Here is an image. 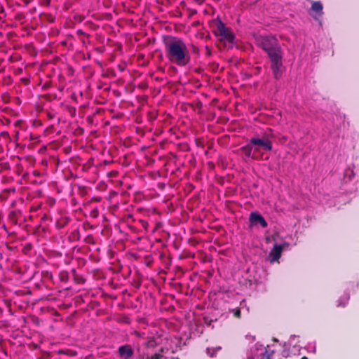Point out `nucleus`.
<instances>
[{
  "instance_id": "1",
  "label": "nucleus",
  "mask_w": 359,
  "mask_h": 359,
  "mask_svg": "<svg viewBox=\"0 0 359 359\" xmlns=\"http://www.w3.org/2000/svg\"><path fill=\"white\" fill-rule=\"evenodd\" d=\"M179 341L177 339H175L174 342L172 340H168L165 346L161 349L163 353L161 354L149 352V349L154 348L156 345V342L154 339L148 340L140 348V351H141L140 359H162L163 358L178 359L177 351Z\"/></svg>"
},
{
  "instance_id": "2",
  "label": "nucleus",
  "mask_w": 359,
  "mask_h": 359,
  "mask_svg": "<svg viewBox=\"0 0 359 359\" xmlns=\"http://www.w3.org/2000/svg\"><path fill=\"white\" fill-rule=\"evenodd\" d=\"M164 43L167 51V57L171 62L180 65V40L168 36L164 39Z\"/></svg>"
},
{
  "instance_id": "3",
  "label": "nucleus",
  "mask_w": 359,
  "mask_h": 359,
  "mask_svg": "<svg viewBox=\"0 0 359 359\" xmlns=\"http://www.w3.org/2000/svg\"><path fill=\"white\" fill-rule=\"evenodd\" d=\"M215 34L219 37L220 41L228 43L231 47L233 46L234 34L221 20H218L217 22V31Z\"/></svg>"
},
{
  "instance_id": "4",
  "label": "nucleus",
  "mask_w": 359,
  "mask_h": 359,
  "mask_svg": "<svg viewBox=\"0 0 359 359\" xmlns=\"http://www.w3.org/2000/svg\"><path fill=\"white\" fill-rule=\"evenodd\" d=\"M260 46L264 50L268 56H271L273 54L278 53L280 50V48L277 43L276 40L273 37L263 36L259 41Z\"/></svg>"
},
{
  "instance_id": "5",
  "label": "nucleus",
  "mask_w": 359,
  "mask_h": 359,
  "mask_svg": "<svg viewBox=\"0 0 359 359\" xmlns=\"http://www.w3.org/2000/svg\"><path fill=\"white\" fill-rule=\"evenodd\" d=\"M269 58L271 62L273 76L276 79H279L281 76V68L283 66L281 50L269 56Z\"/></svg>"
},
{
  "instance_id": "6",
  "label": "nucleus",
  "mask_w": 359,
  "mask_h": 359,
  "mask_svg": "<svg viewBox=\"0 0 359 359\" xmlns=\"http://www.w3.org/2000/svg\"><path fill=\"white\" fill-rule=\"evenodd\" d=\"M249 142L254 148L255 151H258L259 147H262L267 151H271L272 149L271 142L265 136L263 139L256 137L252 138Z\"/></svg>"
},
{
  "instance_id": "7",
  "label": "nucleus",
  "mask_w": 359,
  "mask_h": 359,
  "mask_svg": "<svg viewBox=\"0 0 359 359\" xmlns=\"http://www.w3.org/2000/svg\"><path fill=\"white\" fill-rule=\"evenodd\" d=\"M252 351L253 355L248 357V359H271V353L261 344H256Z\"/></svg>"
},
{
  "instance_id": "8",
  "label": "nucleus",
  "mask_w": 359,
  "mask_h": 359,
  "mask_svg": "<svg viewBox=\"0 0 359 359\" xmlns=\"http://www.w3.org/2000/svg\"><path fill=\"white\" fill-rule=\"evenodd\" d=\"M295 337V335L292 336L290 339V340L284 344V348L282 351V355L285 358L289 357L291 355H299V351L298 346L294 345L292 352L290 353L289 351V348L292 345V339Z\"/></svg>"
},
{
  "instance_id": "9",
  "label": "nucleus",
  "mask_w": 359,
  "mask_h": 359,
  "mask_svg": "<svg viewBox=\"0 0 359 359\" xmlns=\"http://www.w3.org/2000/svg\"><path fill=\"white\" fill-rule=\"evenodd\" d=\"M250 222L252 225L260 224L263 228L267 226L268 224L265 219L258 212H252L250 215Z\"/></svg>"
},
{
  "instance_id": "10",
  "label": "nucleus",
  "mask_w": 359,
  "mask_h": 359,
  "mask_svg": "<svg viewBox=\"0 0 359 359\" xmlns=\"http://www.w3.org/2000/svg\"><path fill=\"white\" fill-rule=\"evenodd\" d=\"M287 245V244L285 243L283 245H278L275 244L271 251L270 252L269 256L271 257V262H274L278 261V259L281 256L282 251L284 249V247Z\"/></svg>"
},
{
  "instance_id": "11",
  "label": "nucleus",
  "mask_w": 359,
  "mask_h": 359,
  "mask_svg": "<svg viewBox=\"0 0 359 359\" xmlns=\"http://www.w3.org/2000/svg\"><path fill=\"white\" fill-rule=\"evenodd\" d=\"M118 353L121 358L128 359L133 355V351L129 346L126 345L119 347Z\"/></svg>"
},
{
  "instance_id": "12",
  "label": "nucleus",
  "mask_w": 359,
  "mask_h": 359,
  "mask_svg": "<svg viewBox=\"0 0 359 359\" xmlns=\"http://www.w3.org/2000/svg\"><path fill=\"white\" fill-rule=\"evenodd\" d=\"M180 54H181V65H184L189 62V57L187 55V52L185 46L183 45L182 43H181Z\"/></svg>"
},
{
  "instance_id": "13",
  "label": "nucleus",
  "mask_w": 359,
  "mask_h": 359,
  "mask_svg": "<svg viewBox=\"0 0 359 359\" xmlns=\"http://www.w3.org/2000/svg\"><path fill=\"white\" fill-rule=\"evenodd\" d=\"M253 149V147L249 142L247 145L243 146L241 147V150L244 153L245 157L247 158H253V156L252 155V150Z\"/></svg>"
},
{
  "instance_id": "14",
  "label": "nucleus",
  "mask_w": 359,
  "mask_h": 359,
  "mask_svg": "<svg viewBox=\"0 0 359 359\" xmlns=\"http://www.w3.org/2000/svg\"><path fill=\"white\" fill-rule=\"evenodd\" d=\"M311 10L318 15L323 14V5L320 1H314L311 6Z\"/></svg>"
},
{
  "instance_id": "15",
  "label": "nucleus",
  "mask_w": 359,
  "mask_h": 359,
  "mask_svg": "<svg viewBox=\"0 0 359 359\" xmlns=\"http://www.w3.org/2000/svg\"><path fill=\"white\" fill-rule=\"evenodd\" d=\"M348 299H349L348 294H346V295L341 297L338 301L337 306H345L347 304Z\"/></svg>"
},
{
  "instance_id": "16",
  "label": "nucleus",
  "mask_w": 359,
  "mask_h": 359,
  "mask_svg": "<svg viewBox=\"0 0 359 359\" xmlns=\"http://www.w3.org/2000/svg\"><path fill=\"white\" fill-rule=\"evenodd\" d=\"M234 316L237 318H240L241 316V311L239 309H236L234 311V313H233Z\"/></svg>"
},
{
  "instance_id": "17",
  "label": "nucleus",
  "mask_w": 359,
  "mask_h": 359,
  "mask_svg": "<svg viewBox=\"0 0 359 359\" xmlns=\"http://www.w3.org/2000/svg\"><path fill=\"white\" fill-rule=\"evenodd\" d=\"M207 353L208 354H209L211 357L213 356L214 353H210V348H207Z\"/></svg>"
},
{
  "instance_id": "18",
  "label": "nucleus",
  "mask_w": 359,
  "mask_h": 359,
  "mask_svg": "<svg viewBox=\"0 0 359 359\" xmlns=\"http://www.w3.org/2000/svg\"><path fill=\"white\" fill-rule=\"evenodd\" d=\"M77 34H78V35H83L85 33L82 30L79 29V30L77 31Z\"/></svg>"
},
{
  "instance_id": "19",
  "label": "nucleus",
  "mask_w": 359,
  "mask_h": 359,
  "mask_svg": "<svg viewBox=\"0 0 359 359\" xmlns=\"http://www.w3.org/2000/svg\"><path fill=\"white\" fill-rule=\"evenodd\" d=\"M302 359H307V357L304 356V357L302 358Z\"/></svg>"
},
{
  "instance_id": "20",
  "label": "nucleus",
  "mask_w": 359,
  "mask_h": 359,
  "mask_svg": "<svg viewBox=\"0 0 359 359\" xmlns=\"http://www.w3.org/2000/svg\"><path fill=\"white\" fill-rule=\"evenodd\" d=\"M316 352V346L313 347V353Z\"/></svg>"
},
{
  "instance_id": "21",
  "label": "nucleus",
  "mask_w": 359,
  "mask_h": 359,
  "mask_svg": "<svg viewBox=\"0 0 359 359\" xmlns=\"http://www.w3.org/2000/svg\"><path fill=\"white\" fill-rule=\"evenodd\" d=\"M219 349H221V347L216 348V350H219Z\"/></svg>"
}]
</instances>
